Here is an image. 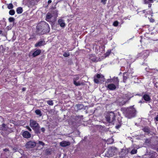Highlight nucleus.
I'll list each match as a JSON object with an SVG mask.
<instances>
[{"instance_id":"obj_1","label":"nucleus","mask_w":158,"mask_h":158,"mask_svg":"<svg viewBox=\"0 0 158 158\" xmlns=\"http://www.w3.org/2000/svg\"><path fill=\"white\" fill-rule=\"evenodd\" d=\"M136 113V110L135 108L133 106H131L126 109L125 114L126 117L130 118L135 117Z\"/></svg>"},{"instance_id":"obj_2","label":"nucleus","mask_w":158,"mask_h":158,"mask_svg":"<svg viewBox=\"0 0 158 158\" xmlns=\"http://www.w3.org/2000/svg\"><path fill=\"white\" fill-rule=\"evenodd\" d=\"M30 125L32 129L34 131L35 133L38 134L40 133V126L36 121L33 119H30Z\"/></svg>"},{"instance_id":"obj_3","label":"nucleus","mask_w":158,"mask_h":158,"mask_svg":"<svg viewBox=\"0 0 158 158\" xmlns=\"http://www.w3.org/2000/svg\"><path fill=\"white\" fill-rule=\"evenodd\" d=\"M115 115L113 112H106L105 114V117L106 121L110 123H113L115 120Z\"/></svg>"},{"instance_id":"obj_4","label":"nucleus","mask_w":158,"mask_h":158,"mask_svg":"<svg viewBox=\"0 0 158 158\" xmlns=\"http://www.w3.org/2000/svg\"><path fill=\"white\" fill-rule=\"evenodd\" d=\"M45 27H46L47 28L46 30L43 29L42 26L41 24H40L38 25L37 27V33L39 35H41L49 32L50 30V27H48V26L47 24H46Z\"/></svg>"},{"instance_id":"obj_5","label":"nucleus","mask_w":158,"mask_h":158,"mask_svg":"<svg viewBox=\"0 0 158 158\" xmlns=\"http://www.w3.org/2000/svg\"><path fill=\"white\" fill-rule=\"evenodd\" d=\"M149 52L148 50H144L143 51L139 53L137 55V57H142L143 58H145L147 57L149 55Z\"/></svg>"},{"instance_id":"obj_6","label":"nucleus","mask_w":158,"mask_h":158,"mask_svg":"<svg viewBox=\"0 0 158 158\" xmlns=\"http://www.w3.org/2000/svg\"><path fill=\"white\" fill-rule=\"evenodd\" d=\"M36 145V143L34 142L30 141L26 143L25 146L27 148H33Z\"/></svg>"},{"instance_id":"obj_7","label":"nucleus","mask_w":158,"mask_h":158,"mask_svg":"<svg viewBox=\"0 0 158 158\" xmlns=\"http://www.w3.org/2000/svg\"><path fill=\"white\" fill-rule=\"evenodd\" d=\"M108 82H111L113 81L116 85H118L119 83V81L118 77H114L112 79H109L107 80Z\"/></svg>"},{"instance_id":"obj_8","label":"nucleus","mask_w":158,"mask_h":158,"mask_svg":"<svg viewBox=\"0 0 158 158\" xmlns=\"http://www.w3.org/2000/svg\"><path fill=\"white\" fill-rule=\"evenodd\" d=\"M60 145L62 147H66L69 146L70 144V143L69 141H63L60 143Z\"/></svg>"},{"instance_id":"obj_9","label":"nucleus","mask_w":158,"mask_h":158,"mask_svg":"<svg viewBox=\"0 0 158 158\" xmlns=\"http://www.w3.org/2000/svg\"><path fill=\"white\" fill-rule=\"evenodd\" d=\"M22 135L23 137L27 139L31 137V134L27 131H24L22 134Z\"/></svg>"},{"instance_id":"obj_10","label":"nucleus","mask_w":158,"mask_h":158,"mask_svg":"<svg viewBox=\"0 0 158 158\" xmlns=\"http://www.w3.org/2000/svg\"><path fill=\"white\" fill-rule=\"evenodd\" d=\"M123 82L126 83L127 80L129 77L128 73H124L123 74Z\"/></svg>"},{"instance_id":"obj_11","label":"nucleus","mask_w":158,"mask_h":158,"mask_svg":"<svg viewBox=\"0 0 158 158\" xmlns=\"http://www.w3.org/2000/svg\"><path fill=\"white\" fill-rule=\"evenodd\" d=\"M52 17V15L51 13L49 12L46 15V21L49 22H51V19Z\"/></svg>"},{"instance_id":"obj_12","label":"nucleus","mask_w":158,"mask_h":158,"mask_svg":"<svg viewBox=\"0 0 158 158\" xmlns=\"http://www.w3.org/2000/svg\"><path fill=\"white\" fill-rule=\"evenodd\" d=\"M107 87L110 90H114L116 89V85L113 84L108 85Z\"/></svg>"},{"instance_id":"obj_13","label":"nucleus","mask_w":158,"mask_h":158,"mask_svg":"<svg viewBox=\"0 0 158 158\" xmlns=\"http://www.w3.org/2000/svg\"><path fill=\"white\" fill-rule=\"evenodd\" d=\"M155 48L151 50L152 52H158V40L156 41L154 43Z\"/></svg>"},{"instance_id":"obj_14","label":"nucleus","mask_w":158,"mask_h":158,"mask_svg":"<svg viewBox=\"0 0 158 158\" xmlns=\"http://www.w3.org/2000/svg\"><path fill=\"white\" fill-rule=\"evenodd\" d=\"M156 154V153L155 152L153 151L150 152L148 155V158H155Z\"/></svg>"},{"instance_id":"obj_15","label":"nucleus","mask_w":158,"mask_h":158,"mask_svg":"<svg viewBox=\"0 0 158 158\" xmlns=\"http://www.w3.org/2000/svg\"><path fill=\"white\" fill-rule=\"evenodd\" d=\"M45 44V41L43 40L40 41L35 44V47H40Z\"/></svg>"},{"instance_id":"obj_16","label":"nucleus","mask_w":158,"mask_h":158,"mask_svg":"<svg viewBox=\"0 0 158 158\" xmlns=\"http://www.w3.org/2000/svg\"><path fill=\"white\" fill-rule=\"evenodd\" d=\"M41 52V50L40 49H37L32 54V56L33 57L39 55Z\"/></svg>"},{"instance_id":"obj_17","label":"nucleus","mask_w":158,"mask_h":158,"mask_svg":"<svg viewBox=\"0 0 158 158\" xmlns=\"http://www.w3.org/2000/svg\"><path fill=\"white\" fill-rule=\"evenodd\" d=\"M58 23L60 27H65V23L63 20L61 19H59L58 20Z\"/></svg>"},{"instance_id":"obj_18","label":"nucleus","mask_w":158,"mask_h":158,"mask_svg":"<svg viewBox=\"0 0 158 158\" xmlns=\"http://www.w3.org/2000/svg\"><path fill=\"white\" fill-rule=\"evenodd\" d=\"M143 98L146 101H149L151 99L149 96L147 94H144L143 97Z\"/></svg>"},{"instance_id":"obj_19","label":"nucleus","mask_w":158,"mask_h":158,"mask_svg":"<svg viewBox=\"0 0 158 158\" xmlns=\"http://www.w3.org/2000/svg\"><path fill=\"white\" fill-rule=\"evenodd\" d=\"M23 11V8L21 7H19L16 9V12L18 14L22 13Z\"/></svg>"},{"instance_id":"obj_20","label":"nucleus","mask_w":158,"mask_h":158,"mask_svg":"<svg viewBox=\"0 0 158 158\" xmlns=\"http://www.w3.org/2000/svg\"><path fill=\"white\" fill-rule=\"evenodd\" d=\"M31 1H30V2L31 5H34L36 3H37L39 0H31Z\"/></svg>"},{"instance_id":"obj_21","label":"nucleus","mask_w":158,"mask_h":158,"mask_svg":"<svg viewBox=\"0 0 158 158\" xmlns=\"http://www.w3.org/2000/svg\"><path fill=\"white\" fill-rule=\"evenodd\" d=\"M4 50L3 46L2 45L0 46V55L3 54Z\"/></svg>"},{"instance_id":"obj_22","label":"nucleus","mask_w":158,"mask_h":158,"mask_svg":"<svg viewBox=\"0 0 158 158\" xmlns=\"http://www.w3.org/2000/svg\"><path fill=\"white\" fill-rule=\"evenodd\" d=\"M35 113L36 114L39 115L40 116H41L42 114L41 111L39 110H36L35 111Z\"/></svg>"},{"instance_id":"obj_23","label":"nucleus","mask_w":158,"mask_h":158,"mask_svg":"<svg viewBox=\"0 0 158 158\" xmlns=\"http://www.w3.org/2000/svg\"><path fill=\"white\" fill-rule=\"evenodd\" d=\"M46 24H47L48 25V27H50L48 24L47 23L45 22L43 23V24H42V28H43V30H46V29H47L46 27H45V25H46Z\"/></svg>"},{"instance_id":"obj_24","label":"nucleus","mask_w":158,"mask_h":158,"mask_svg":"<svg viewBox=\"0 0 158 158\" xmlns=\"http://www.w3.org/2000/svg\"><path fill=\"white\" fill-rule=\"evenodd\" d=\"M47 103L50 106H53V102L52 100H49L47 101Z\"/></svg>"},{"instance_id":"obj_25","label":"nucleus","mask_w":158,"mask_h":158,"mask_svg":"<svg viewBox=\"0 0 158 158\" xmlns=\"http://www.w3.org/2000/svg\"><path fill=\"white\" fill-rule=\"evenodd\" d=\"M147 14H145V17H147V15H150L151 16H152V14H153V13L152 12H151V11H148L146 12Z\"/></svg>"},{"instance_id":"obj_26","label":"nucleus","mask_w":158,"mask_h":158,"mask_svg":"<svg viewBox=\"0 0 158 158\" xmlns=\"http://www.w3.org/2000/svg\"><path fill=\"white\" fill-rule=\"evenodd\" d=\"M74 84L77 86H79L82 85V83H80L79 81L77 82L76 81H74L73 82Z\"/></svg>"},{"instance_id":"obj_27","label":"nucleus","mask_w":158,"mask_h":158,"mask_svg":"<svg viewBox=\"0 0 158 158\" xmlns=\"http://www.w3.org/2000/svg\"><path fill=\"white\" fill-rule=\"evenodd\" d=\"M137 149H134L132 150L131 152V154H136L137 152Z\"/></svg>"},{"instance_id":"obj_28","label":"nucleus","mask_w":158,"mask_h":158,"mask_svg":"<svg viewBox=\"0 0 158 158\" xmlns=\"http://www.w3.org/2000/svg\"><path fill=\"white\" fill-rule=\"evenodd\" d=\"M144 3H148L149 2L152 3L153 2V0H143Z\"/></svg>"},{"instance_id":"obj_29","label":"nucleus","mask_w":158,"mask_h":158,"mask_svg":"<svg viewBox=\"0 0 158 158\" xmlns=\"http://www.w3.org/2000/svg\"><path fill=\"white\" fill-rule=\"evenodd\" d=\"M7 8L9 9H12L13 8V6L12 4L11 3L9 4L8 5Z\"/></svg>"},{"instance_id":"obj_30","label":"nucleus","mask_w":158,"mask_h":158,"mask_svg":"<svg viewBox=\"0 0 158 158\" xmlns=\"http://www.w3.org/2000/svg\"><path fill=\"white\" fill-rule=\"evenodd\" d=\"M9 14L10 15H14L15 14V11L14 10H11L9 11Z\"/></svg>"},{"instance_id":"obj_31","label":"nucleus","mask_w":158,"mask_h":158,"mask_svg":"<svg viewBox=\"0 0 158 158\" xmlns=\"http://www.w3.org/2000/svg\"><path fill=\"white\" fill-rule=\"evenodd\" d=\"M94 77H95L96 78L99 79L100 78H102L103 76L101 74H98L96 76H94Z\"/></svg>"},{"instance_id":"obj_32","label":"nucleus","mask_w":158,"mask_h":158,"mask_svg":"<svg viewBox=\"0 0 158 158\" xmlns=\"http://www.w3.org/2000/svg\"><path fill=\"white\" fill-rule=\"evenodd\" d=\"M79 78V77L78 75H76L75 76L74 78L73 79V81L74 82V81H77V80H78Z\"/></svg>"},{"instance_id":"obj_33","label":"nucleus","mask_w":158,"mask_h":158,"mask_svg":"<svg viewBox=\"0 0 158 158\" xmlns=\"http://www.w3.org/2000/svg\"><path fill=\"white\" fill-rule=\"evenodd\" d=\"M8 20L9 22H12L14 21L15 19L13 17H10L8 19Z\"/></svg>"},{"instance_id":"obj_34","label":"nucleus","mask_w":158,"mask_h":158,"mask_svg":"<svg viewBox=\"0 0 158 158\" xmlns=\"http://www.w3.org/2000/svg\"><path fill=\"white\" fill-rule=\"evenodd\" d=\"M128 94H126L125 95V99H127V100H129L130 98V97L128 96Z\"/></svg>"},{"instance_id":"obj_35","label":"nucleus","mask_w":158,"mask_h":158,"mask_svg":"<svg viewBox=\"0 0 158 158\" xmlns=\"http://www.w3.org/2000/svg\"><path fill=\"white\" fill-rule=\"evenodd\" d=\"M118 21H114L113 23V25L115 27H117L118 26Z\"/></svg>"},{"instance_id":"obj_36","label":"nucleus","mask_w":158,"mask_h":158,"mask_svg":"<svg viewBox=\"0 0 158 158\" xmlns=\"http://www.w3.org/2000/svg\"><path fill=\"white\" fill-rule=\"evenodd\" d=\"M95 77H94V81L95 83H99V80L98 79H97Z\"/></svg>"},{"instance_id":"obj_37","label":"nucleus","mask_w":158,"mask_h":158,"mask_svg":"<svg viewBox=\"0 0 158 158\" xmlns=\"http://www.w3.org/2000/svg\"><path fill=\"white\" fill-rule=\"evenodd\" d=\"M143 130L144 131L147 132H148L149 131V129L148 127H146L143 128Z\"/></svg>"},{"instance_id":"obj_38","label":"nucleus","mask_w":158,"mask_h":158,"mask_svg":"<svg viewBox=\"0 0 158 158\" xmlns=\"http://www.w3.org/2000/svg\"><path fill=\"white\" fill-rule=\"evenodd\" d=\"M69 56V53L64 52L63 54V56L65 57H67Z\"/></svg>"},{"instance_id":"obj_39","label":"nucleus","mask_w":158,"mask_h":158,"mask_svg":"<svg viewBox=\"0 0 158 158\" xmlns=\"http://www.w3.org/2000/svg\"><path fill=\"white\" fill-rule=\"evenodd\" d=\"M38 143L40 144L41 145L43 146L45 145V144L43 142L41 141H38Z\"/></svg>"},{"instance_id":"obj_40","label":"nucleus","mask_w":158,"mask_h":158,"mask_svg":"<svg viewBox=\"0 0 158 158\" xmlns=\"http://www.w3.org/2000/svg\"><path fill=\"white\" fill-rule=\"evenodd\" d=\"M107 0H101V2L104 4H105L106 3V2Z\"/></svg>"},{"instance_id":"obj_41","label":"nucleus","mask_w":158,"mask_h":158,"mask_svg":"<svg viewBox=\"0 0 158 158\" xmlns=\"http://www.w3.org/2000/svg\"><path fill=\"white\" fill-rule=\"evenodd\" d=\"M30 131H31V129L28 126H27L26 127Z\"/></svg>"},{"instance_id":"obj_42","label":"nucleus","mask_w":158,"mask_h":158,"mask_svg":"<svg viewBox=\"0 0 158 158\" xmlns=\"http://www.w3.org/2000/svg\"><path fill=\"white\" fill-rule=\"evenodd\" d=\"M41 130L42 132H44V131H45V129L44 127H42L41 128Z\"/></svg>"},{"instance_id":"obj_43","label":"nucleus","mask_w":158,"mask_h":158,"mask_svg":"<svg viewBox=\"0 0 158 158\" xmlns=\"http://www.w3.org/2000/svg\"><path fill=\"white\" fill-rule=\"evenodd\" d=\"M13 150L15 152L17 151L18 150V149L16 148H13Z\"/></svg>"},{"instance_id":"obj_44","label":"nucleus","mask_w":158,"mask_h":158,"mask_svg":"<svg viewBox=\"0 0 158 158\" xmlns=\"http://www.w3.org/2000/svg\"><path fill=\"white\" fill-rule=\"evenodd\" d=\"M9 151V150L8 149H7V148H5V149H3V151L6 152H8V151Z\"/></svg>"},{"instance_id":"obj_45","label":"nucleus","mask_w":158,"mask_h":158,"mask_svg":"<svg viewBox=\"0 0 158 158\" xmlns=\"http://www.w3.org/2000/svg\"><path fill=\"white\" fill-rule=\"evenodd\" d=\"M120 126H121V125H118L117 126H116L115 127L117 129H118L120 127Z\"/></svg>"},{"instance_id":"obj_46","label":"nucleus","mask_w":158,"mask_h":158,"mask_svg":"<svg viewBox=\"0 0 158 158\" xmlns=\"http://www.w3.org/2000/svg\"><path fill=\"white\" fill-rule=\"evenodd\" d=\"M150 22H153L154 21V19H152L151 18L150 19Z\"/></svg>"},{"instance_id":"obj_47","label":"nucleus","mask_w":158,"mask_h":158,"mask_svg":"<svg viewBox=\"0 0 158 158\" xmlns=\"http://www.w3.org/2000/svg\"><path fill=\"white\" fill-rule=\"evenodd\" d=\"M52 2V0H49L48 1V4H49L50 3H51Z\"/></svg>"},{"instance_id":"obj_48","label":"nucleus","mask_w":158,"mask_h":158,"mask_svg":"<svg viewBox=\"0 0 158 158\" xmlns=\"http://www.w3.org/2000/svg\"><path fill=\"white\" fill-rule=\"evenodd\" d=\"M155 118L157 121H158V115H157Z\"/></svg>"},{"instance_id":"obj_49","label":"nucleus","mask_w":158,"mask_h":158,"mask_svg":"<svg viewBox=\"0 0 158 158\" xmlns=\"http://www.w3.org/2000/svg\"><path fill=\"white\" fill-rule=\"evenodd\" d=\"M152 4H149L148 7H150L151 6Z\"/></svg>"},{"instance_id":"obj_50","label":"nucleus","mask_w":158,"mask_h":158,"mask_svg":"<svg viewBox=\"0 0 158 158\" xmlns=\"http://www.w3.org/2000/svg\"><path fill=\"white\" fill-rule=\"evenodd\" d=\"M142 12H143V13H145V12H146V10H144L142 11Z\"/></svg>"},{"instance_id":"obj_51","label":"nucleus","mask_w":158,"mask_h":158,"mask_svg":"<svg viewBox=\"0 0 158 158\" xmlns=\"http://www.w3.org/2000/svg\"><path fill=\"white\" fill-rule=\"evenodd\" d=\"M2 31L1 30H0V34H1L2 33Z\"/></svg>"},{"instance_id":"obj_52","label":"nucleus","mask_w":158,"mask_h":158,"mask_svg":"<svg viewBox=\"0 0 158 158\" xmlns=\"http://www.w3.org/2000/svg\"><path fill=\"white\" fill-rule=\"evenodd\" d=\"M139 102V103H142V101H140Z\"/></svg>"},{"instance_id":"obj_53","label":"nucleus","mask_w":158,"mask_h":158,"mask_svg":"<svg viewBox=\"0 0 158 158\" xmlns=\"http://www.w3.org/2000/svg\"><path fill=\"white\" fill-rule=\"evenodd\" d=\"M157 151L158 152V148L157 149Z\"/></svg>"},{"instance_id":"obj_54","label":"nucleus","mask_w":158,"mask_h":158,"mask_svg":"<svg viewBox=\"0 0 158 158\" xmlns=\"http://www.w3.org/2000/svg\"><path fill=\"white\" fill-rule=\"evenodd\" d=\"M156 88H158L157 86H156Z\"/></svg>"},{"instance_id":"obj_55","label":"nucleus","mask_w":158,"mask_h":158,"mask_svg":"<svg viewBox=\"0 0 158 158\" xmlns=\"http://www.w3.org/2000/svg\"><path fill=\"white\" fill-rule=\"evenodd\" d=\"M23 90H24V89H23Z\"/></svg>"},{"instance_id":"obj_56","label":"nucleus","mask_w":158,"mask_h":158,"mask_svg":"<svg viewBox=\"0 0 158 158\" xmlns=\"http://www.w3.org/2000/svg\"><path fill=\"white\" fill-rule=\"evenodd\" d=\"M157 73L158 74V72H157Z\"/></svg>"}]
</instances>
